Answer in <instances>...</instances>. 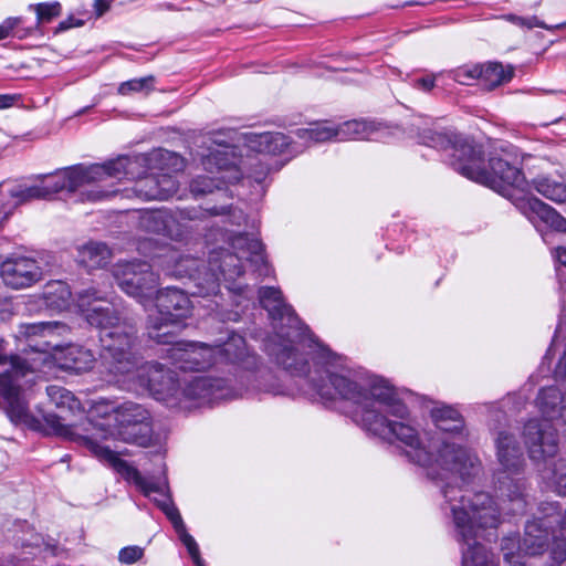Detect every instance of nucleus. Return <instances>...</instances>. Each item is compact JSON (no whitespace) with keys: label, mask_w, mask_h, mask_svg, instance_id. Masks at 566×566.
I'll return each mask as SVG.
<instances>
[{"label":"nucleus","mask_w":566,"mask_h":566,"mask_svg":"<svg viewBox=\"0 0 566 566\" xmlns=\"http://www.w3.org/2000/svg\"><path fill=\"white\" fill-rule=\"evenodd\" d=\"M184 262H190V263L197 264L196 260H180L179 259V268L181 266V263H184ZM182 266H185V265L182 264Z\"/></svg>","instance_id":"obj_58"},{"label":"nucleus","mask_w":566,"mask_h":566,"mask_svg":"<svg viewBox=\"0 0 566 566\" xmlns=\"http://www.w3.org/2000/svg\"><path fill=\"white\" fill-rule=\"evenodd\" d=\"M35 12L39 23L50 22L53 18L60 15L61 4L59 2L39 3L35 6Z\"/></svg>","instance_id":"obj_42"},{"label":"nucleus","mask_w":566,"mask_h":566,"mask_svg":"<svg viewBox=\"0 0 566 566\" xmlns=\"http://www.w3.org/2000/svg\"><path fill=\"white\" fill-rule=\"evenodd\" d=\"M112 294L113 284L108 275L101 283L90 285L77 292V306L91 326L102 325L108 322L107 319L115 318L117 310L111 302Z\"/></svg>","instance_id":"obj_15"},{"label":"nucleus","mask_w":566,"mask_h":566,"mask_svg":"<svg viewBox=\"0 0 566 566\" xmlns=\"http://www.w3.org/2000/svg\"><path fill=\"white\" fill-rule=\"evenodd\" d=\"M497 459L503 471L497 476L502 504L489 493H471L462 488L447 486L443 497L449 505L454 537L460 544L461 566H499L494 554L481 542L483 531L495 528L505 514H523L527 506L524 495L525 484L520 472L523 468V453L514 437L501 431L496 438Z\"/></svg>","instance_id":"obj_2"},{"label":"nucleus","mask_w":566,"mask_h":566,"mask_svg":"<svg viewBox=\"0 0 566 566\" xmlns=\"http://www.w3.org/2000/svg\"><path fill=\"white\" fill-rule=\"evenodd\" d=\"M113 0H95L94 9L97 17L103 15L111 7Z\"/></svg>","instance_id":"obj_51"},{"label":"nucleus","mask_w":566,"mask_h":566,"mask_svg":"<svg viewBox=\"0 0 566 566\" xmlns=\"http://www.w3.org/2000/svg\"><path fill=\"white\" fill-rule=\"evenodd\" d=\"M76 258L87 270L101 269L109 263L112 251L103 242L90 241L77 249Z\"/></svg>","instance_id":"obj_26"},{"label":"nucleus","mask_w":566,"mask_h":566,"mask_svg":"<svg viewBox=\"0 0 566 566\" xmlns=\"http://www.w3.org/2000/svg\"><path fill=\"white\" fill-rule=\"evenodd\" d=\"M245 138L248 147L259 154L275 156L291 153L292 144L282 133H251Z\"/></svg>","instance_id":"obj_23"},{"label":"nucleus","mask_w":566,"mask_h":566,"mask_svg":"<svg viewBox=\"0 0 566 566\" xmlns=\"http://www.w3.org/2000/svg\"><path fill=\"white\" fill-rule=\"evenodd\" d=\"M506 19L509 21H511L512 23L516 24V25L524 27V28H527V29L541 28V29H545V30H553V29H562V28L566 27V22L565 23H560V24L555 25V27L547 25L544 21H541L535 15L528 17V18H523V17H518V15H515V14H509L506 17Z\"/></svg>","instance_id":"obj_39"},{"label":"nucleus","mask_w":566,"mask_h":566,"mask_svg":"<svg viewBox=\"0 0 566 566\" xmlns=\"http://www.w3.org/2000/svg\"><path fill=\"white\" fill-rule=\"evenodd\" d=\"M200 153L203 168L213 174H220L217 179L199 176L190 182V192L193 197L211 193L220 189L222 184L235 182L241 179V171L238 168V158L232 145L231 132L211 133L202 142Z\"/></svg>","instance_id":"obj_11"},{"label":"nucleus","mask_w":566,"mask_h":566,"mask_svg":"<svg viewBox=\"0 0 566 566\" xmlns=\"http://www.w3.org/2000/svg\"><path fill=\"white\" fill-rule=\"evenodd\" d=\"M270 170V165L263 158L255 157L249 164L248 176L256 182H262Z\"/></svg>","instance_id":"obj_41"},{"label":"nucleus","mask_w":566,"mask_h":566,"mask_svg":"<svg viewBox=\"0 0 566 566\" xmlns=\"http://www.w3.org/2000/svg\"><path fill=\"white\" fill-rule=\"evenodd\" d=\"M249 360H251L253 364L255 363V357L254 356H248Z\"/></svg>","instance_id":"obj_59"},{"label":"nucleus","mask_w":566,"mask_h":566,"mask_svg":"<svg viewBox=\"0 0 566 566\" xmlns=\"http://www.w3.org/2000/svg\"><path fill=\"white\" fill-rule=\"evenodd\" d=\"M196 271L199 273V269H198V266L196 268ZM189 277H190V279H192V277H193V279H197V277L195 276V274H190V275H189Z\"/></svg>","instance_id":"obj_60"},{"label":"nucleus","mask_w":566,"mask_h":566,"mask_svg":"<svg viewBox=\"0 0 566 566\" xmlns=\"http://www.w3.org/2000/svg\"><path fill=\"white\" fill-rule=\"evenodd\" d=\"M66 331L67 327L59 322L22 323L18 326L14 336L23 348L21 354L10 358V369L0 374V407L15 424H23L43 434L61 437L85 447L125 480L134 483L145 496L157 503L177 530V511L171 496L165 493L164 485L142 475L135 467L118 458L108 447L102 446L99 440L107 438L104 428L88 418L80 424L69 426L54 413H46L41 419L30 413L24 387L33 380L36 371L52 364L51 352L57 348L52 338Z\"/></svg>","instance_id":"obj_1"},{"label":"nucleus","mask_w":566,"mask_h":566,"mask_svg":"<svg viewBox=\"0 0 566 566\" xmlns=\"http://www.w3.org/2000/svg\"><path fill=\"white\" fill-rule=\"evenodd\" d=\"M148 411L135 402H124L117 409V420L122 424L119 434L125 442L148 447L151 442V428Z\"/></svg>","instance_id":"obj_16"},{"label":"nucleus","mask_w":566,"mask_h":566,"mask_svg":"<svg viewBox=\"0 0 566 566\" xmlns=\"http://www.w3.org/2000/svg\"><path fill=\"white\" fill-rule=\"evenodd\" d=\"M188 293H190V291H185V292H184V291H181V290L179 289V300H178V303H179V311L184 307V304H185V305H188V304H189V300H188V297H187L186 295H184V294H188ZM191 294H196V292H191Z\"/></svg>","instance_id":"obj_54"},{"label":"nucleus","mask_w":566,"mask_h":566,"mask_svg":"<svg viewBox=\"0 0 566 566\" xmlns=\"http://www.w3.org/2000/svg\"><path fill=\"white\" fill-rule=\"evenodd\" d=\"M233 346H237L239 348V353H237L234 355V358L235 359H243L244 355H245V342L244 339L241 337V336H233L230 338V340L224 345V353H227L228 355H230L231 353V348Z\"/></svg>","instance_id":"obj_46"},{"label":"nucleus","mask_w":566,"mask_h":566,"mask_svg":"<svg viewBox=\"0 0 566 566\" xmlns=\"http://www.w3.org/2000/svg\"><path fill=\"white\" fill-rule=\"evenodd\" d=\"M113 277L123 292L137 298L145 308L153 304L158 277L148 263L118 262L114 266Z\"/></svg>","instance_id":"obj_14"},{"label":"nucleus","mask_w":566,"mask_h":566,"mask_svg":"<svg viewBox=\"0 0 566 566\" xmlns=\"http://www.w3.org/2000/svg\"><path fill=\"white\" fill-rule=\"evenodd\" d=\"M534 188L545 198L562 203L566 201V185L548 177H539L533 181Z\"/></svg>","instance_id":"obj_32"},{"label":"nucleus","mask_w":566,"mask_h":566,"mask_svg":"<svg viewBox=\"0 0 566 566\" xmlns=\"http://www.w3.org/2000/svg\"><path fill=\"white\" fill-rule=\"evenodd\" d=\"M143 548L128 546L120 549L118 559L123 564H133L143 557Z\"/></svg>","instance_id":"obj_44"},{"label":"nucleus","mask_w":566,"mask_h":566,"mask_svg":"<svg viewBox=\"0 0 566 566\" xmlns=\"http://www.w3.org/2000/svg\"><path fill=\"white\" fill-rule=\"evenodd\" d=\"M139 166L142 164L138 158L132 159L127 156H119L103 165H92L88 167L77 165L59 169L53 174L39 175L35 177V180L42 199H50L63 190L75 192L81 188H86L82 191V200L101 201L118 192L117 189L103 186L102 184H106L109 179L134 178V169Z\"/></svg>","instance_id":"obj_6"},{"label":"nucleus","mask_w":566,"mask_h":566,"mask_svg":"<svg viewBox=\"0 0 566 566\" xmlns=\"http://www.w3.org/2000/svg\"><path fill=\"white\" fill-rule=\"evenodd\" d=\"M187 382L184 396L188 399L198 400L200 403H211L228 398L223 379L197 376Z\"/></svg>","instance_id":"obj_20"},{"label":"nucleus","mask_w":566,"mask_h":566,"mask_svg":"<svg viewBox=\"0 0 566 566\" xmlns=\"http://www.w3.org/2000/svg\"><path fill=\"white\" fill-rule=\"evenodd\" d=\"M431 418L437 428H447L446 421L451 420L453 429H463L462 416L450 406H438L431 410Z\"/></svg>","instance_id":"obj_34"},{"label":"nucleus","mask_w":566,"mask_h":566,"mask_svg":"<svg viewBox=\"0 0 566 566\" xmlns=\"http://www.w3.org/2000/svg\"><path fill=\"white\" fill-rule=\"evenodd\" d=\"M126 197H136L142 200H164L168 197L161 181L154 175H146L136 180L132 189L124 190Z\"/></svg>","instance_id":"obj_27"},{"label":"nucleus","mask_w":566,"mask_h":566,"mask_svg":"<svg viewBox=\"0 0 566 566\" xmlns=\"http://www.w3.org/2000/svg\"><path fill=\"white\" fill-rule=\"evenodd\" d=\"M312 348L315 365L314 371L307 370V360L298 352V368L303 370H289L296 376L306 375L312 394L322 401L328 402L337 398L350 402L355 407L354 418L364 427L365 412H381L390 410L397 417H403L407 406L397 397L392 387L386 380L369 375L363 369L349 367L345 359L331 353L314 338L306 343Z\"/></svg>","instance_id":"obj_3"},{"label":"nucleus","mask_w":566,"mask_h":566,"mask_svg":"<svg viewBox=\"0 0 566 566\" xmlns=\"http://www.w3.org/2000/svg\"><path fill=\"white\" fill-rule=\"evenodd\" d=\"M566 377V344L563 356L560 357L556 368H555V378L562 379Z\"/></svg>","instance_id":"obj_49"},{"label":"nucleus","mask_w":566,"mask_h":566,"mask_svg":"<svg viewBox=\"0 0 566 566\" xmlns=\"http://www.w3.org/2000/svg\"><path fill=\"white\" fill-rule=\"evenodd\" d=\"M555 253H556V258L557 260L564 265L566 266V248L564 247H558L556 250H555ZM562 287L563 290L566 292V279L564 280V282L562 283Z\"/></svg>","instance_id":"obj_52"},{"label":"nucleus","mask_w":566,"mask_h":566,"mask_svg":"<svg viewBox=\"0 0 566 566\" xmlns=\"http://www.w3.org/2000/svg\"><path fill=\"white\" fill-rule=\"evenodd\" d=\"M259 298L273 321H286L287 331H284L285 325L282 323L280 331L269 340L266 345L269 355L284 369L297 371L298 349L304 348L305 343L312 342L313 335L307 327L303 326L293 308L285 304L279 289L261 287ZM304 365L300 370H303Z\"/></svg>","instance_id":"obj_7"},{"label":"nucleus","mask_w":566,"mask_h":566,"mask_svg":"<svg viewBox=\"0 0 566 566\" xmlns=\"http://www.w3.org/2000/svg\"><path fill=\"white\" fill-rule=\"evenodd\" d=\"M22 23V18L10 17L0 24V40L14 34V29Z\"/></svg>","instance_id":"obj_45"},{"label":"nucleus","mask_w":566,"mask_h":566,"mask_svg":"<svg viewBox=\"0 0 566 566\" xmlns=\"http://www.w3.org/2000/svg\"><path fill=\"white\" fill-rule=\"evenodd\" d=\"M228 222L231 224L241 226L245 222V216L240 209H232L229 211Z\"/></svg>","instance_id":"obj_48"},{"label":"nucleus","mask_w":566,"mask_h":566,"mask_svg":"<svg viewBox=\"0 0 566 566\" xmlns=\"http://www.w3.org/2000/svg\"><path fill=\"white\" fill-rule=\"evenodd\" d=\"M541 516L527 522L522 542L510 536L502 541L504 558L511 566H525L520 554L512 549L518 545V551L527 555L541 554L547 545L549 535L553 539L552 559L549 566H566V536L562 534V521L564 513H559L557 503L548 502L542 504Z\"/></svg>","instance_id":"obj_8"},{"label":"nucleus","mask_w":566,"mask_h":566,"mask_svg":"<svg viewBox=\"0 0 566 566\" xmlns=\"http://www.w3.org/2000/svg\"><path fill=\"white\" fill-rule=\"evenodd\" d=\"M560 332H562V329H560V327H558V328H557V331H556V336H555V338H554V340H553L552 347L548 349V352H547V354H546V356H545V359H547V358H548V356L551 355V353H552L553 348H555V347L557 346V344H558V338H559V336H560Z\"/></svg>","instance_id":"obj_55"},{"label":"nucleus","mask_w":566,"mask_h":566,"mask_svg":"<svg viewBox=\"0 0 566 566\" xmlns=\"http://www.w3.org/2000/svg\"><path fill=\"white\" fill-rule=\"evenodd\" d=\"M71 291L69 285L62 281H53L45 285L42 293L43 304L54 311H61L69 305Z\"/></svg>","instance_id":"obj_30"},{"label":"nucleus","mask_w":566,"mask_h":566,"mask_svg":"<svg viewBox=\"0 0 566 566\" xmlns=\"http://www.w3.org/2000/svg\"><path fill=\"white\" fill-rule=\"evenodd\" d=\"M139 227L150 233H165L168 216L161 210L145 211L139 218Z\"/></svg>","instance_id":"obj_33"},{"label":"nucleus","mask_w":566,"mask_h":566,"mask_svg":"<svg viewBox=\"0 0 566 566\" xmlns=\"http://www.w3.org/2000/svg\"><path fill=\"white\" fill-rule=\"evenodd\" d=\"M7 346H8V343L4 340V338L0 337V366H6V365L10 366V358L13 355L7 354Z\"/></svg>","instance_id":"obj_50"},{"label":"nucleus","mask_w":566,"mask_h":566,"mask_svg":"<svg viewBox=\"0 0 566 566\" xmlns=\"http://www.w3.org/2000/svg\"><path fill=\"white\" fill-rule=\"evenodd\" d=\"M421 143L449 153L450 165L462 176L484 185L509 198L517 207L518 198H531V186L516 166L501 157L491 156L489 168L484 167L480 147L454 133L424 130Z\"/></svg>","instance_id":"obj_5"},{"label":"nucleus","mask_w":566,"mask_h":566,"mask_svg":"<svg viewBox=\"0 0 566 566\" xmlns=\"http://www.w3.org/2000/svg\"><path fill=\"white\" fill-rule=\"evenodd\" d=\"M102 325H93L99 329L101 359L105 369L126 382L128 377L143 363L136 352L137 329L134 324L120 317L118 311L115 318Z\"/></svg>","instance_id":"obj_10"},{"label":"nucleus","mask_w":566,"mask_h":566,"mask_svg":"<svg viewBox=\"0 0 566 566\" xmlns=\"http://www.w3.org/2000/svg\"><path fill=\"white\" fill-rule=\"evenodd\" d=\"M480 83L486 90H493L509 82L513 76V69L501 63L489 62L480 65Z\"/></svg>","instance_id":"obj_29"},{"label":"nucleus","mask_w":566,"mask_h":566,"mask_svg":"<svg viewBox=\"0 0 566 566\" xmlns=\"http://www.w3.org/2000/svg\"><path fill=\"white\" fill-rule=\"evenodd\" d=\"M227 241L233 249L212 251L209 256L211 277L207 281L206 292H214L221 277L226 282H233L243 273V261L251 263H264L263 244L256 238H250L244 233H234L227 230Z\"/></svg>","instance_id":"obj_12"},{"label":"nucleus","mask_w":566,"mask_h":566,"mask_svg":"<svg viewBox=\"0 0 566 566\" xmlns=\"http://www.w3.org/2000/svg\"><path fill=\"white\" fill-rule=\"evenodd\" d=\"M245 379L252 382V389L255 391L271 392L273 395L283 394V391L280 390V388L276 385L270 384V381L273 380V376L268 370H258L255 373H249L245 376Z\"/></svg>","instance_id":"obj_36"},{"label":"nucleus","mask_w":566,"mask_h":566,"mask_svg":"<svg viewBox=\"0 0 566 566\" xmlns=\"http://www.w3.org/2000/svg\"><path fill=\"white\" fill-rule=\"evenodd\" d=\"M32 200H43L36 182L30 186H14L7 192L0 190V226L18 206Z\"/></svg>","instance_id":"obj_22"},{"label":"nucleus","mask_w":566,"mask_h":566,"mask_svg":"<svg viewBox=\"0 0 566 566\" xmlns=\"http://www.w3.org/2000/svg\"><path fill=\"white\" fill-rule=\"evenodd\" d=\"M154 90V77L145 76L140 78H133L126 82H123L118 86V94L120 95H130L133 93H144L148 94Z\"/></svg>","instance_id":"obj_37"},{"label":"nucleus","mask_w":566,"mask_h":566,"mask_svg":"<svg viewBox=\"0 0 566 566\" xmlns=\"http://www.w3.org/2000/svg\"><path fill=\"white\" fill-rule=\"evenodd\" d=\"M209 211H210V213H211V214H216V216H218V214H223V213H226V208H220V209H219V208H217V207H213V208L209 209Z\"/></svg>","instance_id":"obj_56"},{"label":"nucleus","mask_w":566,"mask_h":566,"mask_svg":"<svg viewBox=\"0 0 566 566\" xmlns=\"http://www.w3.org/2000/svg\"><path fill=\"white\" fill-rule=\"evenodd\" d=\"M536 406L542 419H531L524 427L523 436L530 458L535 462H545L557 452V428L564 427L566 432V390L562 392L555 386L541 389Z\"/></svg>","instance_id":"obj_9"},{"label":"nucleus","mask_w":566,"mask_h":566,"mask_svg":"<svg viewBox=\"0 0 566 566\" xmlns=\"http://www.w3.org/2000/svg\"><path fill=\"white\" fill-rule=\"evenodd\" d=\"M165 296L158 295V314L149 315L147 333L157 344L170 345L168 353L172 356L177 344V321L170 306L164 303Z\"/></svg>","instance_id":"obj_18"},{"label":"nucleus","mask_w":566,"mask_h":566,"mask_svg":"<svg viewBox=\"0 0 566 566\" xmlns=\"http://www.w3.org/2000/svg\"><path fill=\"white\" fill-rule=\"evenodd\" d=\"M436 82V75H428L421 78H418L413 86L416 88L422 90L424 92H429L433 88Z\"/></svg>","instance_id":"obj_47"},{"label":"nucleus","mask_w":566,"mask_h":566,"mask_svg":"<svg viewBox=\"0 0 566 566\" xmlns=\"http://www.w3.org/2000/svg\"><path fill=\"white\" fill-rule=\"evenodd\" d=\"M517 209L530 220L538 217L553 229L566 232V219L555 209L535 197L518 198Z\"/></svg>","instance_id":"obj_21"},{"label":"nucleus","mask_w":566,"mask_h":566,"mask_svg":"<svg viewBox=\"0 0 566 566\" xmlns=\"http://www.w3.org/2000/svg\"><path fill=\"white\" fill-rule=\"evenodd\" d=\"M0 275L3 283L14 290L30 287L42 279V269L34 259L18 256L1 263Z\"/></svg>","instance_id":"obj_17"},{"label":"nucleus","mask_w":566,"mask_h":566,"mask_svg":"<svg viewBox=\"0 0 566 566\" xmlns=\"http://www.w3.org/2000/svg\"><path fill=\"white\" fill-rule=\"evenodd\" d=\"M50 399L60 408H67L71 411L80 410L81 402L67 389L59 386H50L46 388Z\"/></svg>","instance_id":"obj_35"},{"label":"nucleus","mask_w":566,"mask_h":566,"mask_svg":"<svg viewBox=\"0 0 566 566\" xmlns=\"http://www.w3.org/2000/svg\"><path fill=\"white\" fill-rule=\"evenodd\" d=\"M480 65H467L457 69L453 72V78L462 85H470L474 81H480Z\"/></svg>","instance_id":"obj_40"},{"label":"nucleus","mask_w":566,"mask_h":566,"mask_svg":"<svg viewBox=\"0 0 566 566\" xmlns=\"http://www.w3.org/2000/svg\"><path fill=\"white\" fill-rule=\"evenodd\" d=\"M15 97L12 95L0 94V109L8 108L13 105Z\"/></svg>","instance_id":"obj_53"},{"label":"nucleus","mask_w":566,"mask_h":566,"mask_svg":"<svg viewBox=\"0 0 566 566\" xmlns=\"http://www.w3.org/2000/svg\"><path fill=\"white\" fill-rule=\"evenodd\" d=\"M126 382L136 391H147L156 400L175 405L177 382L174 370L156 361H143Z\"/></svg>","instance_id":"obj_13"},{"label":"nucleus","mask_w":566,"mask_h":566,"mask_svg":"<svg viewBox=\"0 0 566 566\" xmlns=\"http://www.w3.org/2000/svg\"><path fill=\"white\" fill-rule=\"evenodd\" d=\"M179 542H181L192 559L195 566H206L200 555L199 545L196 539L185 531L184 523L179 517Z\"/></svg>","instance_id":"obj_38"},{"label":"nucleus","mask_w":566,"mask_h":566,"mask_svg":"<svg viewBox=\"0 0 566 566\" xmlns=\"http://www.w3.org/2000/svg\"><path fill=\"white\" fill-rule=\"evenodd\" d=\"M408 416V410L403 417H397L390 410L368 411L364 415L363 428L384 440L403 444L407 458L426 469L431 480L451 479L457 474L464 479L474 471L475 459L460 444L442 440L443 449L439 451V458H434L428 434H421Z\"/></svg>","instance_id":"obj_4"},{"label":"nucleus","mask_w":566,"mask_h":566,"mask_svg":"<svg viewBox=\"0 0 566 566\" xmlns=\"http://www.w3.org/2000/svg\"><path fill=\"white\" fill-rule=\"evenodd\" d=\"M447 428H438L441 431V434L438 437L429 438L430 440V447L432 449L434 458H439V451L443 449L442 440H447L449 443H457L460 444V448L465 450L471 457L475 459V469L472 471L470 475H465L464 479H462L459 474L455 475V478L451 479H443L440 480L441 482H446L444 485L441 488V492L443 493V490L447 486L450 488H460L459 485H453V483H457L459 480H461L464 484L469 482V480L474 476L480 469V463L478 458L464 446V441L467 438V434L463 429H453L451 420L446 421Z\"/></svg>","instance_id":"obj_19"},{"label":"nucleus","mask_w":566,"mask_h":566,"mask_svg":"<svg viewBox=\"0 0 566 566\" xmlns=\"http://www.w3.org/2000/svg\"><path fill=\"white\" fill-rule=\"evenodd\" d=\"M212 364L211 348L179 340V369L202 370Z\"/></svg>","instance_id":"obj_24"},{"label":"nucleus","mask_w":566,"mask_h":566,"mask_svg":"<svg viewBox=\"0 0 566 566\" xmlns=\"http://www.w3.org/2000/svg\"><path fill=\"white\" fill-rule=\"evenodd\" d=\"M57 359L61 368L81 373L93 367L95 355L91 349L81 345H69L60 350Z\"/></svg>","instance_id":"obj_25"},{"label":"nucleus","mask_w":566,"mask_h":566,"mask_svg":"<svg viewBox=\"0 0 566 566\" xmlns=\"http://www.w3.org/2000/svg\"><path fill=\"white\" fill-rule=\"evenodd\" d=\"M72 24L67 23L66 21H62L59 25V29L60 30H67L69 28H71Z\"/></svg>","instance_id":"obj_57"},{"label":"nucleus","mask_w":566,"mask_h":566,"mask_svg":"<svg viewBox=\"0 0 566 566\" xmlns=\"http://www.w3.org/2000/svg\"><path fill=\"white\" fill-rule=\"evenodd\" d=\"M295 134L305 143H324L332 139L338 140V128L327 122L311 124L308 128L297 129Z\"/></svg>","instance_id":"obj_31"},{"label":"nucleus","mask_w":566,"mask_h":566,"mask_svg":"<svg viewBox=\"0 0 566 566\" xmlns=\"http://www.w3.org/2000/svg\"><path fill=\"white\" fill-rule=\"evenodd\" d=\"M338 140L374 139L378 135V126L367 120H348L337 126Z\"/></svg>","instance_id":"obj_28"},{"label":"nucleus","mask_w":566,"mask_h":566,"mask_svg":"<svg viewBox=\"0 0 566 566\" xmlns=\"http://www.w3.org/2000/svg\"><path fill=\"white\" fill-rule=\"evenodd\" d=\"M159 294L166 295L164 297V303L166 305L170 306V312H172V310L177 308V303H176L177 290L175 287H166V289L158 290V291L155 289V293L153 296V301L155 300V307H156L155 314H158V295Z\"/></svg>","instance_id":"obj_43"}]
</instances>
